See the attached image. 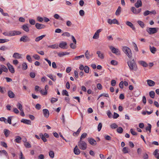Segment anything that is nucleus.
I'll return each instance as SVG.
<instances>
[{"label": "nucleus", "instance_id": "49", "mask_svg": "<svg viewBox=\"0 0 159 159\" xmlns=\"http://www.w3.org/2000/svg\"><path fill=\"white\" fill-rule=\"evenodd\" d=\"M9 40L7 39H0V43H4L8 42Z\"/></svg>", "mask_w": 159, "mask_h": 159}, {"label": "nucleus", "instance_id": "31", "mask_svg": "<svg viewBox=\"0 0 159 159\" xmlns=\"http://www.w3.org/2000/svg\"><path fill=\"white\" fill-rule=\"evenodd\" d=\"M121 11V7L120 6H119L117 10H116L115 14L116 16L119 15Z\"/></svg>", "mask_w": 159, "mask_h": 159}, {"label": "nucleus", "instance_id": "60", "mask_svg": "<svg viewBox=\"0 0 159 159\" xmlns=\"http://www.w3.org/2000/svg\"><path fill=\"white\" fill-rule=\"evenodd\" d=\"M0 144H1V145L2 146L5 148H7V143H5V142H1L0 143Z\"/></svg>", "mask_w": 159, "mask_h": 159}, {"label": "nucleus", "instance_id": "7", "mask_svg": "<svg viewBox=\"0 0 159 159\" xmlns=\"http://www.w3.org/2000/svg\"><path fill=\"white\" fill-rule=\"evenodd\" d=\"M102 30V29H99L95 33L93 38L94 39H97L99 37V34Z\"/></svg>", "mask_w": 159, "mask_h": 159}, {"label": "nucleus", "instance_id": "50", "mask_svg": "<svg viewBox=\"0 0 159 159\" xmlns=\"http://www.w3.org/2000/svg\"><path fill=\"white\" fill-rule=\"evenodd\" d=\"M81 127H80L79 128V129H78L77 131L75 132H74L73 133V135L74 136H75V135H78L79 134L80 131H81Z\"/></svg>", "mask_w": 159, "mask_h": 159}, {"label": "nucleus", "instance_id": "12", "mask_svg": "<svg viewBox=\"0 0 159 159\" xmlns=\"http://www.w3.org/2000/svg\"><path fill=\"white\" fill-rule=\"evenodd\" d=\"M43 113L44 116L46 118H48L49 115V112L47 109H43Z\"/></svg>", "mask_w": 159, "mask_h": 159}, {"label": "nucleus", "instance_id": "59", "mask_svg": "<svg viewBox=\"0 0 159 159\" xmlns=\"http://www.w3.org/2000/svg\"><path fill=\"white\" fill-rule=\"evenodd\" d=\"M33 57L35 60H39L40 59L39 56L38 54H34L33 56Z\"/></svg>", "mask_w": 159, "mask_h": 159}, {"label": "nucleus", "instance_id": "26", "mask_svg": "<svg viewBox=\"0 0 159 159\" xmlns=\"http://www.w3.org/2000/svg\"><path fill=\"white\" fill-rule=\"evenodd\" d=\"M2 34L5 36L10 37L12 36L11 31L4 32L2 33Z\"/></svg>", "mask_w": 159, "mask_h": 159}, {"label": "nucleus", "instance_id": "22", "mask_svg": "<svg viewBox=\"0 0 159 159\" xmlns=\"http://www.w3.org/2000/svg\"><path fill=\"white\" fill-rule=\"evenodd\" d=\"M142 6V2L141 0H138L135 4V6L136 8H139Z\"/></svg>", "mask_w": 159, "mask_h": 159}, {"label": "nucleus", "instance_id": "55", "mask_svg": "<svg viewBox=\"0 0 159 159\" xmlns=\"http://www.w3.org/2000/svg\"><path fill=\"white\" fill-rule=\"evenodd\" d=\"M83 57H84V55H81L79 56H76L74 59V60H77Z\"/></svg>", "mask_w": 159, "mask_h": 159}, {"label": "nucleus", "instance_id": "14", "mask_svg": "<svg viewBox=\"0 0 159 159\" xmlns=\"http://www.w3.org/2000/svg\"><path fill=\"white\" fill-rule=\"evenodd\" d=\"M35 27L37 29L40 30L44 28L45 27V25L43 24L36 23L35 24Z\"/></svg>", "mask_w": 159, "mask_h": 159}, {"label": "nucleus", "instance_id": "48", "mask_svg": "<svg viewBox=\"0 0 159 159\" xmlns=\"http://www.w3.org/2000/svg\"><path fill=\"white\" fill-rule=\"evenodd\" d=\"M24 145L26 148H30L31 147V144L28 142H25Z\"/></svg>", "mask_w": 159, "mask_h": 159}, {"label": "nucleus", "instance_id": "18", "mask_svg": "<svg viewBox=\"0 0 159 159\" xmlns=\"http://www.w3.org/2000/svg\"><path fill=\"white\" fill-rule=\"evenodd\" d=\"M74 153L76 155H79L80 152V150L78 148L77 145H76L74 148Z\"/></svg>", "mask_w": 159, "mask_h": 159}, {"label": "nucleus", "instance_id": "24", "mask_svg": "<svg viewBox=\"0 0 159 159\" xmlns=\"http://www.w3.org/2000/svg\"><path fill=\"white\" fill-rule=\"evenodd\" d=\"M149 50L150 52L153 54H155L157 51V49L153 46H149Z\"/></svg>", "mask_w": 159, "mask_h": 159}, {"label": "nucleus", "instance_id": "46", "mask_svg": "<svg viewBox=\"0 0 159 159\" xmlns=\"http://www.w3.org/2000/svg\"><path fill=\"white\" fill-rule=\"evenodd\" d=\"M111 128L112 129H114L118 127V125L115 123H114L110 125Z\"/></svg>", "mask_w": 159, "mask_h": 159}, {"label": "nucleus", "instance_id": "56", "mask_svg": "<svg viewBox=\"0 0 159 159\" xmlns=\"http://www.w3.org/2000/svg\"><path fill=\"white\" fill-rule=\"evenodd\" d=\"M84 71L86 73H88L89 72V67L88 66H85L84 67Z\"/></svg>", "mask_w": 159, "mask_h": 159}, {"label": "nucleus", "instance_id": "53", "mask_svg": "<svg viewBox=\"0 0 159 159\" xmlns=\"http://www.w3.org/2000/svg\"><path fill=\"white\" fill-rule=\"evenodd\" d=\"M8 49V48L5 46H3L0 47V50L2 51H4L6 50H7Z\"/></svg>", "mask_w": 159, "mask_h": 159}, {"label": "nucleus", "instance_id": "51", "mask_svg": "<svg viewBox=\"0 0 159 159\" xmlns=\"http://www.w3.org/2000/svg\"><path fill=\"white\" fill-rule=\"evenodd\" d=\"M128 150V148L126 147H124L122 151L124 153H128L129 152Z\"/></svg>", "mask_w": 159, "mask_h": 159}, {"label": "nucleus", "instance_id": "37", "mask_svg": "<svg viewBox=\"0 0 159 159\" xmlns=\"http://www.w3.org/2000/svg\"><path fill=\"white\" fill-rule=\"evenodd\" d=\"M148 126L146 127V130L147 131H149V133L151 132V129L152 128V125L150 124H148Z\"/></svg>", "mask_w": 159, "mask_h": 159}, {"label": "nucleus", "instance_id": "30", "mask_svg": "<svg viewBox=\"0 0 159 159\" xmlns=\"http://www.w3.org/2000/svg\"><path fill=\"white\" fill-rule=\"evenodd\" d=\"M47 76L51 79L52 81H55L56 80V76L53 77L51 74L47 75Z\"/></svg>", "mask_w": 159, "mask_h": 159}, {"label": "nucleus", "instance_id": "61", "mask_svg": "<svg viewBox=\"0 0 159 159\" xmlns=\"http://www.w3.org/2000/svg\"><path fill=\"white\" fill-rule=\"evenodd\" d=\"M107 114L109 118H111L112 117V114L110 111L108 110L107 111Z\"/></svg>", "mask_w": 159, "mask_h": 159}, {"label": "nucleus", "instance_id": "40", "mask_svg": "<svg viewBox=\"0 0 159 159\" xmlns=\"http://www.w3.org/2000/svg\"><path fill=\"white\" fill-rule=\"evenodd\" d=\"M28 66L27 64L25 62H24L22 65V69L23 70H25L27 68Z\"/></svg>", "mask_w": 159, "mask_h": 159}, {"label": "nucleus", "instance_id": "23", "mask_svg": "<svg viewBox=\"0 0 159 159\" xmlns=\"http://www.w3.org/2000/svg\"><path fill=\"white\" fill-rule=\"evenodd\" d=\"M158 149H156L153 153V155L157 159H159V153H158Z\"/></svg>", "mask_w": 159, "mask_h": 159}, {"label": "nucleus", "instance_id": "21", "mask_svg": "<svg viewBox=\"0 0 159 159\" xmlns=\"http://www.w3.org/2000/svg\"><path fill=\"white\" fill-rule=\"evenodd\" d=\"M21 122L28 125H31V123L30 120L24 119L21 120Z\"/></svg>", "mask_w": 159, "mask_h": 159}, {"label": "nucleus", "instance_id": "45", "mask_svg": "<svg viewBox=\"0 0 159 159\" xmlns=\"http://www.w3.org/2000/svg\"><path fill=\"white\" fill-rule=\"evenodd\" d=\"M155 92L153 91H151L149 93V96L152 98H154L155 96Z\"/></svg>", "mask_w": 159, "mask_h": 159}, {"label": "nucleus", "instance_id": "27", "mask_svg": "<svg viewBox=\"0 0 159 159\" xmlns=\"http://www.w3.org/2000/svg\"><path fill=\"white\" fill-rule=\"evenodd\" d=\"M8 96L11 98H14L15 97V94L12 91L9 90L8 92Z\"/></svg>", "mask_w": 159, "mask_h": 159}, {"label": "nucleus", "instance_id": "3", "mask_svg": "<svg viewBox=\"0 0 159 159\" xmlns=\"http://www.w3.org/2000/svg\"><path fill=\"white\" fill-rule=\"evenodd\" d=\"M78 146L80 149L83 150H85L87 148V143L83 140H79L78 142Z\"/></svg>", "mask_w": 159, "mask_h": 159}, {"label": "nucleus", "instance_id": "44", "mask_svg": "<svg viewBox=\"0 0 159 159\" xmlns=\"http://www.w3.org/2000/svg\"><path fill=\"white\" fill-rule=\"evenodd\" d=\"M48 47L53 49H57L58 48V46L55 44L49 45Z\"/></svg>", "mask_w": 159, "mask_h": 159}, {"label": "nucleus", "instance_id": "25", "mask_svg": "<svg viewBox=\"0 0 159 159\" xmlns=\"http://www.w3.org/2000/svg\"><path fill=\"white\" fill-rule=\"evenodd\" d=\"M28 24H25L23 25L22 27V28L25 31L28 32L29 31V29L28 27Z\"/></svg>", "mask_w": 159, "mask_h": 159}, {"label": "nucleus", "instance_id": "29", "mask_svg": "<svg viewBox=\"0 0 159 159\" xmlns=\"http://www.w3.org/2000/svg\"><path fill=\"white\" fill-rule=\"evenodd\" d=\"M97 54L98 55V57L101 59H103L104 58V56L103 54L100 51H98L97 52Z\"/></svg>", "mask_w": 159, "mask_h": 159}, {"label": "nucleus", "instance_id": "4", "mask_svg": "<svg viewBox=\"0 0 159 159\" xmlns=\"http://www.w3.org/2000/svg\"><path fill=\"white\" fill-rule=\"evenodd\" d=\"M30 40L31 39L30 38L26 35H24L22 36L20 39V42H23L24 43L29 42Z\"/></svg>", "mask_w": 159, "mask_h": 159}, {"label": "nucleus", "instance_id": "9", "mask_svg": "<svg viewBox=\"0 0 159 159\" xmlns=\"http://www.w3.org/2000/svg\"><path fill=\"white\" fill-rule=\"evenodd\" d=\"M131 10L134 14H137L141 11V9H137L135 7H132L131 8Z\"/></svg>", "mask_w": 159, "mask_h": 159}, {"label": "nucleus", "instance_id": "34", "mask_svg": "<svg viewBox=\"0 0 159 159\" xmlns=\"http://www.w3.org/2000/svg\"><path fill=\"white\" fill-rule=\"evenodd\" d=\"M139 63L142 66L144 67H147L148 66V65L147 63L143 61H140L139 62Z\"/></svg>", "mask_w": 159, "mask_h": 159}, {"label": "nucleus", "instance_id": "43", "mask_svg": "<svg viewBox=\"0 0 159 159\" xmlns=\"http://www.w3.org/2000/svg\"><path fill=\"white\" fill-rule=\"evenodd\" d=\"M137 23L142 28L144 27V24L143 22L139 20L138 21Z\"/></svg>", "mask_w": 159, "mask_h": 159}, {"label": "nucleus", "instance_id": "13", "mask_svg": "<svg viewBox=\"0 0 159 159\" xmlns=\"http://www.w3.org/2000/svg\"><path fill=\"white\" fill-rule=\"evenodd\" d=\"M88 140L89 143L92 145H96L97 144L96 141L93 139L89 138L88 139Z\"/></svg>", "mask_w": 159, "mask_h": 159}, {"label": "nucleus", "instance_id": "33", "mask_svg": "<svg viewBox=\"0 0 159 159\" xmlns=\"http://www.w3.org/2000/svg\"><path fill=\"white\" fill-rule=\"evenodd\" d=\"M10 131H9L8 129H4V133L6 137H7L10 134Z\"/></svg>", "mask_w": 159, "mask_h": 159}, {"label": "nucleus", "instance_id": "47", "mask_svg": "<svg viewBox=\"0 0 159 159\" xmlns=\"http://www.w3.org/2000/svg\"><path fill=\"white\" fill-rule=\"evenodd\" d=\"M117 131L118 133L121 134L123 131V129L121 127H120L117 129Z\"/></svg>", "mask_w": 159, "mask_h": 159}, {"label": "nucleus", "instance_id": "5", "mask_svg": "<svg viewBox=\"0 0 159 159\" xmlns=\"http://www.w3.org/2000/svg\"><path fill=\"white\" fill-rule=\"evenodd\" d=\"M109 48L113 53H115L117 55H120V52L118 49L115 48L111 46H110Z\"/></svg>", "mask_w": 159, "mask_h": 159}, {"label": "nucleus", "instance_id": "6", "mask_svg": "<svg viewBox=\"0 0 159 159\" xmlns=\"http://www.w3.org/2000/svg\"><path fill=\"white\" fill-rule=\"evenodd\" d=\"M147 31L150 34H155L157 32V30L155 28H149Z\"/></svg>", "mask_w": 159, "mask_h": 159}, {"label": "nucleus", "instance_id": "32", "mask_svg": "<svg viewBox=\"0 0 159 159\" xmlns=\"http://www.w3.org/2000/svg\"><path fill=\"white\" fill-rule=\"evenodd\" d=\"M39 135L40 138L44 142H46L47 141V139L42 133H40Z\"/></svg>", "mask_w": 159, "mask_h": 159}, {"label": "nucleus", "instance_id": "62", "mask_svg": "<svg viewBox=\"0 0 159 159\" xmlns=\"http://www.w3.org/2000/svg\"><path fill=\"white\" fill-rule=\"evenodd\" d=\"M62 36H66L67 37H69L70 36V34L68 32H66L62 34Z\"/></svg>", "mask_w": 159, "mask_h": 159}, {"label": "nucleus", "instance_id": "38", "mask_svg": "<svg viewBox=\"0 0 159 159\" xmlns=\"http://www.w3.org/2000/svg\"><path fill=\"white\" fill-rule=\"evenodd\" d=\"M1 68L2 69V71L3 70V71L6 72H8V69L5 66L3 65H1Z\"/></svg>", "mask_w": 159, "mask_h": 159}, {"label": "nucleus", "instance_id": "28", "mask_svg": "<svg viewBox=\"0 0 159 159\" xmlns=\"http://www.w3.org/2000/svg\"><path fill=\"white\" fill-rule=\"evenodd\" d=\"M46 36V35H43L36 37L35 39V41L38 42Z\"/></svg>", "mask_w": 159, "mask_h": 159}, {"label": "nucleus", "instance_id": "17", "mask_svg": "<svg viewBox=\"0 0 159 159\" xmlns=\"http://www.w3.org/2000/svg\"><path fill=\"white\" fill-rule=\"evenodd\" d=\"M58 56L59 57H62L66 55H69L70 52H59L57 53Z\"/></svg>", "mask_w": 159, "mask_h": 159}, {"label": "nucleus", "instance_id": "10", "mask_svg": "<svg viewBox=\"0 0 159 159\" xmlns=\"http://www.w3.org/2000/svg\"><path fill=\"white\" fill-rule=\"evenodd\" d=\"M67 43L66 42L62 41L59 44V46L60 48L62 49L67 48Z\"/></svg>", "mask_w": 159, "mask_h": 159}, {"label": "nucleus", "instance_id": "42", "mask_svg": "<svg viewBox=\"0 0 159 159\" xmlns=\"http://www.w3.org/2000/svg\"><path fill=\"white\" fill-rule=\"evenodd\" d=\"M62 95H66L67 96H69V94L68 92L66 90H63L62 91Z\"/></svg>", "mask_w": 159, "mask_h": 159}, {"label": "nucleus", "instance_id": "15", "mask_svg": "<svg viewBox=\"0 0 159 159\" xmlns=\"http://www.w3.org/2000/svg\"><path fill=\"white\" fill-rule=\"evenodd\" d=\"M126 24L128 26H129L134 31L135 30V28L133 24L130 22L127 21L126 22Z\"/></svg>", "mask_w": 159, "mask_h": 159}, {"label": "nucleus", "instance_id": "64", "mask_svg": "<svg viewBox=\"0 0 159 159\" xmlns=\"http://www.w3.org/2000/svg\"><path fill=\"white\" fill-rule=\"evenodd\" d=\"M58 100V99L57 98H52L51 100V102L52 103H53L55 102H57Z\"/></svg>", "mask_w": 159, "mask_h": 159}, {"label": "nucleus", "instance_id": "54", "mask_svg": "<svg viewBox=\"0 0 159 159\" xmlns=\"http://www.w3.org/2000/svg\"><path fill=\"white\" fill-rule=\"evenodd\" d=\"M40 92L43 95H46L47 94V92L46 90H45V91H44V89H41L40 90Z\"/></svg>", "mask_w": 159, "mask_h": 159}, {"label": "nucleus", "instance_id": "8", "mask_svg": "<svg viewBox=\"0 0 159 159\" xmlns=\"http://www.w3.org/2000/svg\"><path fill=\"white\" fill-rule=\"evenodd\" d=\"M7 65L9 71L11 73H14L15 72V70L13 66L9 62L7 63Z\"/></svg>", "mask_w": 159, "mask_h": 159}, {"label": "nucleus", "instance_id": "16", "mask_svg": "<svg viewBox=\"0 0 159 159\" xmlns=\"http://www.w3.org/2000/svg\"><path fill=\"white\" fill-rule=\"evenodd\" d=\"M12 57L15 59H20L21 58V54L18 53H15L13 54Z\"/></svg>", "mask_w": 159, "mask_h": 159}, {"label": "nucleus", "instance_id": "58", "mask_svg": "<svg viewBox=\"0 0 159 159\" xmlns=\"http://www.w3.org/2000/svg\"><path fill=\"white\" fill-rule=\"evenodd\" d=\"M85 55L87 59L88 60L89 59V52H88V50H87L86 51V52H85Z\"/></svg>", "mask_w": 159, "mask_h": 159}, {"label": "nucleus", "instance_id": "35", "mask_svg": "<svg viewBox=\"0 0 159 159\" xmlns=\"http://www.w3.org/2000/svg\"><path fill=\"white\" fill-rule=\"evenodd\" d=\"M16 138L15 140V141L18 143H20V142L21 138L19 136H17L16 137Z\"/></svg>", "mask_w": 159, "mask_h": 159}, {"label": "nucleus", "instance_id": "36", "mask_svg": "<svg viewBox=\"0 0 159 159\" xmlns=\"http://www.w3.org/2000/svg\"><path fill=\"white\" fill-rule=\"evenodd\" d=\"M87 135V134L86 133H83L81 135L80 140H82L85 138Z\"/></svg>", "mask_w": 159, "mask_h": 159}, {"label": "nucleus", "instance_id": "2", "mask_svg": "<svg viewBox=\"0 0 159 159\" xmlns=\"http://www.w3.org/2000/svg\"><path fill=\"white\" fill-rule=\"evenodd\" d=\"M122 50L129 58L131 57L132 54L131 50L129 48L126 46L123 47Z\"/></svg>", "mask_w": 159, "mask_h": 159}, {"label": "nucleus", "instance_id": "20", "mask_svg": "<svg viewBox=\"0 0 159 159\" xmlns=\"http://www.w3.org/2000/svg\"><path fill=\"white\" fill-rule=\"evenodd\" d=\"M12 36L16 35H19L21 34V32L19 31H11Z\"/></svg>", "mask_w": 159, "mask_h": 159}, {"label": "nucleus", "instance_id": "39", "mask_svg": "<svg viewBox=\"0 0 159 159\" xmlns=\"http://www.w3.org/2000/svg\"><path fill=\"white\" fill-rule=\"evenodd\" d=\"M54 17L56 19H59L60 18L61 20L64 21V19L61 17L58 14H55L54 16Z\"/></svg>", "mask_w": 159, "mask_h": 159}, {"label": "nucleus", "instance_id": "57", "mask_svg": "<svg viewBox=\"0 0 159 159\" xmlns=\"http://www.w3.org/2000/svg\"><path fill=\"white\" fill-rule=\"evenodd\" d=\"M76 44L71 43L70 44V47L72 49H75L76 48Z\"/></svg>", "mask_w": 159, "mask_h": 159}, {"label": "nucleus", "instance_id": "63", "mask_svg": "<svg viewBox=\"0 0 159 159\" xmlns=\"http://www.w3.org/2000/svg\"><path fill=\"white\" fill-rule=\"evenodd\" d=\"M105 139L107 140H111V137L108 135H105L104 136Z\"/></svg>", "mask_w": 159, "mask_h": 159}, {"label": "nucleus", "instance_id": "52", "mask_svg": "<svg viewBox=\"0 0 159 159\" xmlns=\"http://www.w3.org/2000/svg\"><path fill=\"white\" fill-rule=\"evenodd\" d=\"M49 155L50 157L53 158L54 156V153L53 151H50L49 152Z\"/></svg>", "mask_w": 159, "mask_h": 159}, {"label": "nucleus", "instance_id": "1", "mask_svg": "<svg viewBox=\"0 0 159 159\" xmlns=\"http://www.w3.org/2000/svg\"><path fill=\"white\" fill-rule=\"evenodd\" d=\"M127 64L130 70L134 71L137 70V66L134 59L128 61Z\"/></svg>", "mask_w": 159, "mask_h": 159}, {"label": "nucleus", "instance_id": "11", "mask_svg": "<svg viewBox=\"0 0 159 159\" xmlns=\"http://www.w3.org/2000/svg\"><path fill=\"white\" fill-rule=\"evenodd\" d=\"M107 22L110 25L112 24H116L117 25L119 24V23H118V20L116 19H113L112 20H111L110 19H108L107 20Z\"/></svg>", "mask_w": 159, "mask_h": 159}, {"label": "nucleus", "instance_id": "41", "mask_svg": "<svg viewBox=\"0 0 159 159\" xmlns=\"http://www.w3.org/2000/svg\"><path fill=\"white\" fill-rule=\"evenodd\" d=\"M16 106L20 111L23 109L22 105L19 102H18Z\"/></svg>", "mask_w": 159, "mask_h": 159}, {"label": "nucleus", "instance_id": "19", "mask_svg": "<svg viewBox=\"0 0 159 159\" xmlns=\"http://www.w3.org/2000/svg\"><path fill=\"white\" fill-rule=\"evenodd\" d=\"M147 84L149 86H152L155 85V82L150 80H147Z\"/></svg>", "mask_w": 159, "mask_h": 159}]
</instances>
